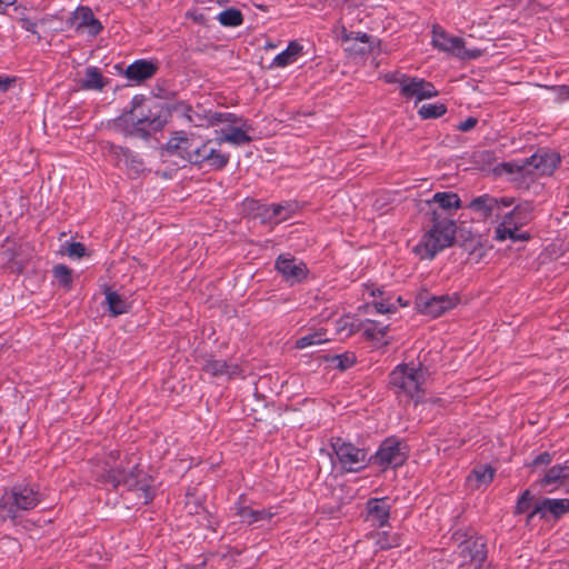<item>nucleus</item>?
<instances>
[{
	"mask_svg": "<svg viewBox=\"0 0 569 569\" xmlns=\"http://www.w3.org/2000/svg\"><path fill=\"white\" fill-rule=\"evenodd\" d=\"M67 253L71 258H82L87 253V248L82 242H70L67 247Z\"/></svg>",
	"mask_w": 569,
	"mask_h": 569,
	"instance_id": "49530a36",
	"label": "nucleus"
},
{
	"mask_svg": "<svg viewBox=\"0 0 569 569\" xmlns=\"http://www.w3.org/2000/svg\"><path fill=\"white\" fill-rule=\"evenodd\" d=\"M14 1L16 0H0V12H4Z\"/></svg>",
	"mask_w": 569,
	"mask_h": 569,
	"instance_id": "13d9d810",
	"label": "nucleus"
},
{
	"mask_svg": "<svg viewBox=\"0 0 569 569\" xmlns=\"http://www.w3.org/2000/svg\"><path fill=\"white\" fill-rule=\"evenodd\" d=\"M241 127H229L228 129H222L223 136L221 137V141L229 142L234 146H243L250 143L252 138L248 134L249 130H252V126L248 123V120L240 121Z\"/></svg>",
	"mask_w": 569,
	"mask_h": 569,
	"instance_id": "bb28decb",
	"label": "nucleus"
},
{
	"mask_svg": "<svg viewBox=\"0 0 569 569\" xmlns=\"http://www.w3.org/2000/svg\"><path fill=\"white\" fill-rule=\"evenodd\" d=\"M302 50V44H300L298 41H291L287 49L273 58L271 66L277 68H284L293 62H297L298 59L303 54Z\"/></svg>",
	"mask_w": 569,
	"mask_h": 569,
	"instance_id": "cd10ccee",
	"label": "nucleus"
},
{
	"mask_svg": "<svg viewBox=\"0 0 569 569\" xmlns=\"http://www.w3.org/2000/svg\"><path fill=\"white\" fill-rule=\"evenodd\" d=\"M230 156L228 153H222L221 151L212 148L210 146V150L208 152V158L204 162V166H208L213 170H222L229 162Z\"/></svg>",
	"mask_w": 569,
	"mask_h": 569,
	"instance_id": "e433bc0d",
	"label": "nucleus"
},
{
	"mask_svg": "<svg viewBox=\"0 0 569 569\" xmlns=\"http://www.w3.org/2000/svg\"><path fill=\"white\" fill-rule=\"evenodd\" d=\"M244 496L241 495L237 502H234L232 509L234 510L236 516L240 518L241 523L251 526L259 521H270L273 517V513L267 509L256 510L249 506L244 505Z\"/></svg>",
	"mask_w": 569,
	"mask_h": 569,
	"instance_id": "6ab92c4d",
	"label": "nucleus"
},
{
	"mask_svg": "<svg viewBox=\"0 0 569 569\" xmlns=\"http://www.w3.org/2000/svg\"><path fill=\"white\" fill-rule=\"evenodd\" d=\"M176 93L177 90L173 86L164 79L158 80L156 87L152 89V98L158 100H174Z\"/></svg>",
	"mask_w": 569,
	"mask_h": 569,
	"instance_id": "58836bf2",
	"label": "nucleus"
},
{
	"mask_svg": "<svg viewBox=\"0 0 569 569\" xmlns=\"http://www.w3.org/2000/svg\"><path fill=\"white\" fill-rule=\"evenodd\" d=\"M274 270L290 287L302 283L309 276L307 263L290 253H281L277 257Z\"/></svg>",
	"mask_w": 569,
	"mask_h": 569,
	"instance_id": "f8f14e48",
	"label": "nucleus"
},
{
	"mask_svg": "<svg viewBox=\"0 0 569 569\" xmlns=\"http://www.w3.org/2000/svg\"><path fill=\"white\" fill-rule=\"evenodd\" d=\"M103 295V307L110 317L116 318L130 312L132 303L124 296L108 286H104Z\"/></svg>",
	"mask_w": 569,
	"mask_h": 569,
	"instance_id": "aec40b11",
	"label": "nucleus"
},
{
	"mask_svg": "<svg viewBox=\"0 0 569 569\" xmlns=\"http://www.w3.org/2000/svg\"><path fill=\"white\" fill-rule=\"evenodd\" d=\"M209 113H211V110H207L202 106L198 104L192 108L184 101L174 100V116L184 119L194 127H211Z\"/></svg>",
	"mask_w": 569,
	"mask_h": 569,
	"instance_id": "4468645a",
	"label": "nucleus"
},
{
	"mask_svg": "<svg viewBox=\"0 0 569 569\" xmlns=\"http://www.w3.org/2000/svg\"><path fill=\"white\" fill-rule=\"evenodd\" d=\"M124 469L121 467L111 468L107 473V481L116 489L119 486H124Z\"/></svg>",
	"mask_w": 569,
	"mask_h": 569,
	"instance_id": "c03bdc74",
	"label": "nucleus"
},
{
	"mask_svg": "<svg viewBox=\"0 0 569 569\" xmlns=\"http://www.w3.org/2000/svg\"><path fill=\"white\" fill-rule=\"evenodd\" d=\"M430 222L429 231L423 234L415 250L422 258L433 259L438 252L453 244L457 226L451 217L443 216L438 210H431Z\"/></svg>",
	"mask_w": 569,
	"mask_h": 569,
	"instance_id": "f03ea898",
	"label": "nucleus"
},
{
	"mask_svg": "<svg viewBox=\"0 0 569 569\" xmlns=\"http://www.w3.org/2000/svg\"><path fill=\"white\" fill-rule=\"evenodd\" d=\"M539 485L548 492H552L562 486L569 485V466H553L539 481Z\"/></svg>",
	"mask_w": 569,
	"mask_h": 569,
	"instance_id": "b1692460",
	"label": "nucleus"
},
{
	"mask_svg": "<svg viewBox=\"0 0 569 569\" xmlns=\"http://www.w3.org/2000/svg\"><path fill=\"white\" fill-rule=\"evenodd\" d=\"M447 107L443 103H425L418 110V116L423 119H437L446 114Z\"/></svg>",
	"mask_w": 569,
	"mask_h": 569,
	"instance_id": "4c0bfd02",
	"label": "nucleus"
},
{
	"mask_svg": "<svg viewBox=\"0 0 569 569\" xmlns=\"http://www.w3.org/2000/svg\"><path fill=\"white\" fill-rule=\"evenodd\" d=\"M52 276L60 287L70 290L73 283V271L66 264H56L52 268Z\"/></svg>",
	"mask_w": 569,
	"mask_h": 569,
	"instance_id": "72a5a7b5",
	"label": "nucleus"
},
{
	"mask_svg": "<svg viewBox=\"0 0 569 569\" xmlns=\"http://www.w3.org/2000/svg\"><path fill=\"white\" fill-rule=\"evenodd\" d=\"M370 295L375 298H381L383 296V290L380 288H375L370 291Z\"/></svg>",
	"mask_w": 569,
	"mask_h": 569,
	"instance_id": "052dcab7",
	"label": "nucleus"
},
{
	"mask_svg": "<svg viewBox=\"0 0 569 569\" xmlns=\"http://www.w3.org/2000/svg\"><path fill=\"white\" fill-rule=\"evenodd\" d=\"M78 89L88 91H102L109 83L103 73H84L83 78L76 80Z\"/></svg>",
	"mask_w": 569,
	"mask_h": 569,
	"instance_id": "7c9ffc66",
	"label": "nucleus"
},
{
	"mask_svg": "<svg viewBox=\"0 0 569 569\" xmlns=\"http://www.w3.org/2000/svg\"><path fill=\"white\" fill-rule=\"evenodd\" d=\"M356 360L353 352H345L327 358V361L331 362L333 367L340 371L351 368L356 363Z\"/></svg>",
	"mask_w": 569,
	"mask_h": 569,
	"instance_id": "ea45409f",
	"label": "nucleus"
},
{
	"mask_svg": "<svg viewBox=\"0 0 569 569\" xmlns=\"http://www.w3.org/2000/svg\"><path fill=\"white\" fill-rule=\"evenodd\" d=\"M389 325H382L379 321L367 320V325H363V336L367 340H379L383 338L389 331Z\"/></svg>",
	"mask_w": 569,
	"mask_h": 569,
	"instance_id": "c9c22d12",
	"label": "nucleus"
},
{
	"mask_svg": "<svg viewBox=\"0 0 569 569\" xmlns=\"http://www.w3.org/2000/svg\"><path fill=\"white\" fill-rule=\"evenodd\" d=\"M20 23L21 28L24 29L26 31L36 33V22L31 21L30 19L23 18L20 20Z\"/></svg>",
	"mask_w": 569,
	"mask_h": 569,
	"instance_id": "5fc2aeb1",
	"label": "nucleus"
},
{
	"mask_svg": "<svg viewBox=\"0 0 569 569\" xmlns=\"http://www.w3.org/2000/svg\"><path fill=\"white\" fill-rule=\"evenodd\" d=\"M377 39L365 32L343 31L342 43L346 51L363 54L372 50Z\"/></svg>",
	"mask_w": 569,
	"mask_h": 569,
	"instance_id": "a211bd4d",
	"label": "nucleus"
},
{
	"mask_svg": "<svg viewBox=\"0 0 569 569\" xmlns=\"http://www.w3.org/2000/svg\"><path fill=\"white\" fill-rule=\"evenodd\" d=\"M143 475H146V473L143 472V470L140 468V466H139V465H136V466H134L130 471H128V472L124 470V477H130V476H132V477H133V479L142 478V477H143Z\"/></svg>",
	"mask_w": 569,
	"mask_h": 569,
	"instance_id": "864d4df0",
	"label": "nucleus"
},
{
	"mask_svg": "<svg viewBox=\"0 0 569 569\" xmlns=\"http://www.w3.org/2000/svg\"><path fill=\"white\" fill-rule=\"evenodd\" d=\"M112 150L117 159L124 162L130 177L137 178L146 170L144 162L139 153L121 146L112 147Z\"/></svg>",
	"mask_w": 569,
	"mask_h": 569,
	"instance_id": "5701e85b",
	"label": "nucleus"
},
{
	"mask_svg": "<svg viewBox=\"0 0 569 569\" xmlns=\"http://www.w3.org/2000/svg\"><path fill=\"white\" fill-rule=\"evenodd\" d=\"M41 500L38 486L17 483L1 496L0 509L7 512L8 519L16 521L19 511L32 510Z\"/></svg>",
	"mask_w": 569,
	"mask_h": 569,
	"instance_id": "39448f33",
	"label": "nucleus"
},
{
	"mask_svg": "<svg viewBox=\"0 0 569 569\" xmlns=\"http://www.w3.org/2000/svg\"><path fill=\"white\" fill-rule=\"evenodd\" d=\"M217 2L220 6H226L229 2V0H217Z\"/></svg>",
	"mask_w": 569,
	"mask_h": 569,
	"instance_id": "338daca9",
	"label": "nucleus"
},
{
	"mask_svg": "<svg viewBox=\"0 0 569 569\" xmlns=\"http://www.w3.org/2000/svg\"><path fill=\"white\" fill-rule=\"evenodd\" d=\"M428 376V370L421 363L415 367L412 363L398 365L389 375V386L397 395H406L416 400V405L422 400L425 390L422 385Z\"/></svg>",
	"mask_w": 569,
	"mask_h": 569,
	"instance_id": "20e7f679",
	"label": "nucleus"
},
{
	"mask_svg": "<svg viewBox=\"0 0 569 569\" xmlns=\"http://www.w3.org/2000/svg\"><path fill=\"white\" fill-rule=\"evenodd\" d=\"M496 469L490 465L476 466L468 477V482L477 489L488 486L495 478Z\"/></svg>",
	"mask_w": 569,
	"mask_h": 569,
	"instance_id": "c756f323",
	"label": "nucleus"
},
{
	"mask_svg": "<svg viewBox=\"0 0 569 569\" xmlns=\"http://www.w3.org/2000/svg\"><path fill=\"white\" fill-rule=\"evenodd\" d=\"M367 520L379 528L386 527L389 523L391 505L388 498H370L366 505Z\"/></svg>",
	"mask_w": 569,
	"mask_h": 569,
	"instance_id": "f3484780",
	"label": "nucleus"
},
{
	"mask_svg": "<svg viewBox=\"0 0 569 569\" xmlns=\"http://www.w3.org/2000/svg\"><path fill=\"white\" fill-rule=\"evenodd\" d=\"M223 27L234 28L243 23V14L239 9L229 8L220 12L217 17Z\"/></svg>",
	"mask_w": 569,
	"mask_h": 569,
	"instance_id": "f704fd0d",
	"label": "nucleus"
},
{
	"mask_svg": "<svg viewBox=\"0 0 569 569\" xmlns=\"http://www.w3.org/2000/svg\"><path fill=\"white\" fill-rule=\"evenodd\" d=\"M86 71H88V72H91V71H99V69H98V68H96V67H88V68L86 69Z\"/></svg>",
	"mask_w": 569,
	"mask_h": 569,
	"instance_id": "774afa93",
	"label": "nucleus"
},
{
	"mask_svg": "<svg viewBox=\"0 0 569 569\" xmlns=\"http://www.w3.org/2000/svg\"><path fill=\"white\" fill-rule=\"evenodd\" d=\"M113 69L116 71H158L159 62L158 60L139 59L127 67L124 63H116Z\"/></svg>",
	"mask_w": 569,
	"mask_h": 569,
	"instance_id": "473e14b6",
	"label": "nucleus"
},
{
	"mask_svg": "<svg viewBox=\"0 0 569 569\" xmlns=\"http://www.w3.org/2000/svg\"><path fill=\"white\" fill-rule=\"evenodd\" d=\"M129 80L134 81L137 84H141L147 79L151 78L154 73H122Z\"/></svg>",
	"mask_w": 569,
	"mask_h": 569,
	"instance_id": "8fccbe9b",
	"label": "nucleus"
},
{
	"mask_svg": "<svg viewBox=\"0 0 569 569\" xmlns=\"http://www.w3.org/2000/svg\"><path fill=\"white\" fill-rule=\"evenodd\" d=\"M16 77H2L0 76V92H7L16 83Z\"/></svg>",
	"mask_w": 569,
	"mask_h": 569,
	"instance_id": "3c124183",
	"label": "nucleus"
},
{
	"mask_svg": "<svg viewBox=\"0 0 569 569\" xmlns=\"http://www.w3.org/2000/svg\"><path fill=\"white\" fill-rule=\"evenodd\" d=\"M409 453L410 447L406 440L390 436L381 441L378 450L369 457L368 461L382 470L396 469L406 463Z\"/></svg>",
	"mask_w": 569,
	"mask_h": 569,
	"instance_id": "423d86ee",
	"label": "nucleus"
},
{
	"mask_svg": "<svg viewBox=\"0 0 569 569\" xmlns=\"http://www.w3.org/2000/svg\"><path fill=\"white\" fill-rule=\"evenodd\" d=\"M193 139L189 138L184 131H176L162 150L169 156H177L182 160H187L190 147H192Z\"/></svg>",
	"mask_w": 569,
	"mask_h": 569,
	"instance_id": "393cba45",
	"label": "nucleus"
},
{
	"mask_svg": "<svg viewBox=\"0 0 569 569\" xmlns=\"http://www.w3.org/2000/svg\"><path fill=\"white\" fill-rule=\"evenodd\" d=\"M209 117L211 119V127L217 126L222 122L238 123V122L242 121L241 117H238L237 114L231 113V112H218V111L211 110V113H209Z\"/></svg>",
	"mask_w": 569,
	"mask_h": 569,
	"instance_id": "37998d69",
	"label": "nucleus"
},
{
	"mask_svg": "<svg viewBox=\"0 0 569 569\" xmlns=\"http://www.w3.org/2000/svg\"><path fill=\"white\" fill-rule=\"evenodd\" d=\"M460 298L457 293L437 296L428 289H421L416 296L415 307L421 315L438 318L457 307Z\"/></svg>",
	"mask_w": 569,
	"mask_h": 569,
	"instance_id": "1a4fd4ad",
	"label": "nucleus"
},
{
	"mask_svg": "<svg viewBox=\"0 0 569 569\" xmlns=\"http://www.w3.org/2000/svg\"><path fill=\"white\" fill-rule=\"evenodd\" d=\"M551 462V456L548 452H543L539 455L535 460L533 465H548Z\"/></svg>",
	"mask_w": 569,
	"mask_h": 569,
	"instance_id": "4d7b16f0",
	"label": "nucleus"
},
{
	"mask_svg": "<svg viewBox=\"0 0 569 569\" xmlns=\"http://www.w3.org/2000/svg\"><path fill=\"white\" fill-rule=\"evenodd\" d=\"M186 18L191 19L194 23H198L200 26L207 24L206 16L202 12H200L198 9L188 10L186 12Z\"/></svg>",
	"mask_w": 569,
	"mask_h": 569,
	"instance_id": "de8ad7c7",
	"label": "nucleus"
},
{
	"mask_svg": "<svg viewBox=\"0 0 569 569\" xmlns=\"http://www.w3.org/2000/svg\"><path fill=\"white\" fill-rule=\"evenodd\" d=\"M491 172H492L493 176H498V166H493L491 168Z\"/></svg>",
	"mask_w": 569,
	"mask_h": 569,
	"instance_id": "69168bd1",
	"label": "nucleus"
},
{
	"mask_svg": "<svg viewBox=\"0 0 569 569\" xmlns=\"http://www.w3.org/2000/svg\"><path fill=\"white\" fill-rule=\"evenodd\" d=\"M246 206L253 218L259 219L262 224H278L290 219L299 209L297 201L268 204L251 199L247 201Z\"/></svg>",
	"mask_w": 569,
	"mask_h": 569,
	"instance_id": "6e6552de",
	"label": "nucleus"
},
{
	"mask_svg": "<svg viewBox=\"0 0 569 569\" xmlns=\"http://www.w3.org/2000/svg\"><path fill=\"white\" fill-rule=\"evenodd\" d=\"M267 87H276L278 86L279 81L277 80L276 76H272L271 80H266Z\"/></svg>",
	"mask_w": 569,
	"mask_h": 569,
	"instance_id": "680f3d73",
	"label": "nucleus"
},
{
	"mask_svg": "<svg viewBox=\"0 0 569 569\" xmlns=\"http://www.w3.org/2000/svg\"><path fill=\"white\" fill-rule=\"evenodd\" d=\"M330 447L345 472H359L370 463L367 449L342 437H331Z\"/></svg>",
	"mask_w": 569,
	"mask_h": 569,
	"instance_id": "0eeeda50",
	"label": "nucleus"
},
{
	"mask_svg": "<svg viewBox=\"0 0 569 569\" xmlns=\"http://www.w3.org/2000/svg\"><path fill=\"white\" fill-rule=\"evenodd\" d=\"M472 213V219L490 223L489 231L492 239L498 240V198L488 193L475 197L467 207Z\"/></svg>",
	"mask_w": 569,
	"mask_h": 569,
	"instance_id": "9d476101",
	"label": "nucleus"
},
{
	"mask_svg": "<svg viewBox=\"0 0 569 569\" xmlns=\"http://www.w3.org/2000/svg\"><path fill=\"white\" fill-rule=\"evenodd\" d=\"M559 94L563 99H569V87L568 86L560 87L559 88Z\"/></svg>",
	"mask_w": 569,
	"mask_h": 569,
	"instance_id": "bf43d9fd",
	"label": "nucleus"
},
{
	"mask_svg": "<svg viewBox=\"0 0 569 569\" xmlns=\"http://www.w3.org/2000/svg\"><path fill=\"white\" fill-rule=\"evenodd\" d=\"M70 27L76 30L87 29L90 36H97L102 30L101 22L94 18L93 12L88 7H79L67 20Z\"/></svg>",
	"mask_w": 569,
	"mask_h": 569,
	"instance_id": "2eb2a0df",
	"label": "nucleus"
},
{
	"mask_svg": "<svg viewBox=\"0 0 569 569\" xmlns=\"http://www.w3.org/2000/svg\"><path fill=\"white\" fill-rule=\"evenodd\" d=\"M376 545L381 550H388L400 546V537L398 535H389L387 531L377 533Z\"/></svg>",
	"mask_w": 569,
	"mask_h": 569,
	"instance_id": "79ce46f5",
	"label": "nucleus"
},
{
	"mask_svg": "<svg viewBox=\"0 0 569 569\" xmlns=\"http://www.w3.org/2000/svg\"><path fill=\"white\" fill-rule=\"evenodd\" d=\"M569 511L568 499H542L535 505L530 518L539 515L541 518H560Z\"/></svg>",
	"mask_w": 569,
	"mask_h": 569,
	"instance_id": "412c9836",
	"label": "nucleus"
},
{
	"mask_svg": "<svg viewBox=\"0 0 569 569\" xmlns=\"http://www.w3.org/2000/svg\"><path fill=\"white\" fill-rule=\"evenodd\" d=\"M400 94L407 99L416 98L417 101H421L438 96V91L431 82L413 77L408 83H402Z\"/></svg>",
	"mask_w": 569,
	"mask_h": 569,
	"instance_id": "dca6fc26",
	"label": "nucleus"
},
{
	"mask_svg": "<svg viewBox=\"0 0 569 569\" xmlns=\"http://www.w3.org/2000/svg\"><path fill=\"white\" fill-rule=\"evenodd\" d=\"M529 212L521 208L516 207L508 214H505L500 228V242L510 239L513 242H523L528 240L529 234L526 231H520L529 220Z\"/></svg>",
	"mask_w": 569,
	"mask_h": 569,
	"instance_id": "ddd939ff",
	"label": "nucleus"
},
{
	"mask_svg": "<svg viewBox=\"0 0 569 569\" xmlns=\"http://www.w3.org/2000/svg\"><path fill=\"white\" fill-rule=\"evenodd\" d=\"M478 123V119L475 117H469L465 121H461L456 126V129L461 132H468L472 130Z\"/></svg>",
	"mask_w": 569,
	"mask_h": 569,
	"instance_id": "09e8293b",
	"label": "nucleus"
},
{
	"mask_svg": "<svg viewBox=\"0 0 569 569\" xmlns=\"http://www.w3.org/2000/svg\"><path fill=\"white\" fill-rule=\"evenodd\" d=\"M173 116L174 100L136 94L129 107L113 119V127L126 137L148 140L162 131Z\"/></svg>",
	"mask_w": 569,
	"mask_h": 569,
	"instance_id": "f257e3e1",
	"label": "nucleus"
},
{
	"mask_svg": "<svg viewBox=\"0 0 569 569\" xmlns=\"http://www.w3.org/2000/svg\"><path fill=\"white\" fill-rule=\"evenodd\" d=\"M560 163V156L550 150H538L529 159L521 162H503L500 164V176L507 174L510 180H518L526 176L551 174Z\"/></svg>",
	"mask_w": 569,
	"mask_h": 569,
	"instance_id": "7ed1b4c3",
	"label": "nucleus"
},
{
	"mask_svg": "<svg viewBox=\"0 0 569 569\" xmlns=\"http://www.w3.org/2000/svg\"><path fill=\"white\" fill-rule=\"evenodd\" d=\"M471 558L473 560H479V561H482L483 560V556L480 555V552L477 550L475 555L471 556Z\"/></svg>",
	"mask_w": 569,
	"mask_h": 569,
	"instance_id": "e2e57ef3",
	"label": "nucleus"
},
{
	"mask_svg": "<svg viewBox=\"0 0 569 569\" xmlns=\"http://www.w3.org/2000/svg\"><path fill=\"white\" fill-rule=\"evenodd\" d=\"M202 370L212 377H222L227 376L229 379H233L238 375H240V367L238 365L228 363L226 360L220 359H208Z\"/></svg>",
	"mask_w": 569,
	"mask_h": 569,
	"instance_id": "a878e982",
	"label": "nucleus"
},
{
	"mask_svg": "<svg viewBox=\"0 0 569 569\" xmlns=\"http://www.w3.org/2000/svg\"><path fill=\"white\" fill-rule=\"evenodd\" d=\"M397 73H383V81L387 82V83H395V82H399L401 86L402 83H408L409 81L407 77H403L402 79H398L397 77Z\"/></svg>",
	"mask_w": 569,
	"mask_h": 569,
	"instance_id": "603ef678",
	"label": "nucleus"
},
{
	"mask_svg": "<svg viewBox=\"0 0 569 569\" xmlns=\"http://www.w3.org/2000/svg\"><path fill=\"white\" fill-rule=\"evenodd\" d=\"M395 303H396V305L398 303V305H399V306H401V307L407 306V302H403L401 297H398Z\"/></svg>",
	"mask_w": 569,
	"mask_h": 569,
	"instance_id": "0e129e2a",
	"label": "nucleus"
},
{
	"mask_svg": "<svg viewBox=\"0 0 569 569\" xmlns=\"http://www.w3.org/2000/svg\"><path fill=\"white\" fill-rule=\"evenodd\" d=\"M152 477L143 475L142 478L133 479L132 476L124 478V487L128 491L137 492L138 498L143 499V505H149L156 497V491L152 488Z\"/></svg>",
	"mask_w": 569,
	"mask_h": 569,
	"instance_id": "4be33fe9",
	"label": "nucleus"
},
{
	"mask_svg": "<svg viewBox=\"0 0 569 569\" xmlns=\"http://www.w3.org/2000/svg\"><path fill=\"white\" fill-rule=\"evenodd\" d=\"M479 158L481 159V161L488 162V164L491 166L492 164L491 161L496 160L495 151H489V150L481 151V152H479Z\"/></svg>",
	"mask_w": 569,
	"mask_h": 569,
	"instance_id": "6e6d98bb",
	"label": "nucleus"
},
{
	"mask_svg": "<svg viewBox=\"0 0 569 569\" xmlns=\"http://www.w3.org/2000/svg\"><path fill=\"white\" fill-rule=\"evenodd\" d=\"M432 203L437 208L432 210L442 211L443 216L450 217V211L461 207V200L455 192H437L432 198Z\"/></svg>",
	"mask_w": 569,
	"mask_h": 569,
	"instance_id": "c85d7f7f",
	"label": "nucleus"
},
{
	"mask_svg": "<svg viewBox=\"0 0 569 569\" xmlns=\"http://www.w3.org/2000/svg\"><path fill=\"white\" fill-rule=\"evenodd\" d=\"M209 150L210 142L198 144V142L193 139L192 147H190L186 161L201 169L204 167Z\"/></svg>",
	"mask_w": 569,
	"mask_h": 569,
	"instance_id": "2f4dec72",
	"label": "nucleus"
},
{
	"mask_svg": "<svg viewBox=\"0 0 569 569\" xmlns=\"http://www.w3.org/2000/svg\"><path fill=\"white\" fill-rule=\"evenodd\" d=\"M373 307L379 313H393L398 310V306L395 302H391L390 299H385L383 297L379 298V300H375Z\"/></svg>",
	"mask_w": 569,
	"mask_h": 569,
	"instance_id": "a18cd8bd",
	"label": "nucleus"
},
{
	"mask_svg": "<svg viewBox=\"0 0 569 569\" xmlns=\"http://www.w3.org/2000/svg\"><path fill=\"white\" fill-rule=\"evenodd\" d=\"M328 341L327 338H325V332L322 331H316L312 333H308L296 341V348L297 349H305L310 346L320 345Z\"/></svg>",
	"mask_w": 569,
	"mask_h": 569,
	"instance_id": "a19ab883",
	"label": "nucleus"
},
{
	"mask_svg": "<svg viewBox=\"0 0 569 569\" xmlns=\"http://www.w3.org/2000/svg\"><path fill=\"white\" fill-rule=\"evenodd\" d=\"M432 44L445 52L462 60L476 59L481 54L479 49H469L466 41L459 37L448 34L442 28L436 26L432 30Z\"/></svg>",
	"mask_w": 569,
	"mask_h": 569,
	"instance_id": "9b49d317",
	"label": "nucleus"
}]
</instances>
